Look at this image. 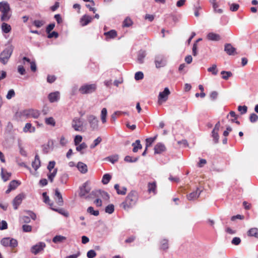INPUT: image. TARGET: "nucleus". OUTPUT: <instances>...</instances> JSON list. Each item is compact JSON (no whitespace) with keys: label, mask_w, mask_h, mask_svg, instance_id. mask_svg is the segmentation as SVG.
I'll use <instances>...</instances> for the list:
<instances>
[{"label":"nucleus","mask_w":258,"mask_h":258,"mask_svg":"<svg viewBox=\"0 0 258 258\" xmlns=\"http://www.w3.org/2000/svg\"><path fill=\"white\" fill-rule=\"evenodd\" d=\"M101 141L102 138L100 137H98L93 141V143L90 145V148L91 149H94L97 146H98L101 142Z\"/></svg>","instance_id":"obj_42"},{"label":"nucleus","mask_w":258,"mask_h":258,"mask_svg":"<svg viewBox=\"0 0 258 258\" xmlns=\"http://www.w3.org/2000/svg\"><path fill=\"white\" fill-rule=\"evenodd\" d=\"M210 2L212 4L214 12L218 14H222L223 12L222 9H217V7H219V4L217 3V0H210Z\"/></svg>","instance_id":"obj_23"},{"label":"nucleus","mask_w":258,"mask_h":258,"mask_svg":"<svg viewBox=\"0 0 258 258\" xmlns=\"http://www.w3.org/2000/svg\"><path fill=\"white\" fill-rule=\"evenodd\" d=\"M1 175L3 179L5 181L8 180L9 179L10 177L11 176V173L7 172H5L4 169L3 168L1 169Z\"/></svg>","instance_id":"obj_37"},{"label":"nucleus","mask_w":258,"mask_h":258,"mask_svg":"<svg viewBox=\"0 0 258 258\" xmlns=\"http://www.w3.org/2000/svg\"><path fill=\"white\" fill-rule=\"evenodd\" d=\"M46 244L44 242H40L33 245L31 249V251L34 254H37L39 252H41L43 250L45 247Z\"/></svg>","instance_id":"obj_9"},{"label":"nucleus","mask_w":258,"mask_h":258,"mask_svg":"<svg viewBox=\"0 0 258 258\" xmlns=\"http://www.w3.org/2000/svg\"><path fill=\"white\" fill-rule=\"evenodd\" d=\"M92 19L93 18L91 16L85 15L81 18L80 23L82 26H85L88 25L89 23H90L92 21Z\"/></svg>","instance_id":"obj_17"},{"label":"nucleus","mask_w":258,"mask_h":258,"mask_svg":"<svg viewBox=\"0 0 258 258\" xmlns=\"http://www.w3.org/2000/svg\"><path fill=\"white\" fill-rule=\"evenodd\" d=\"M132 23L133 22L131 19L126 18L123 21V25L124 27H128L131 26L132 25Z\"/></svg>","instance_id":"obj_62"},{"label":"nucleus","mask_w":258,"mask_h":258,"mask_svg":"<svg viewBox=\"0 0 258 258\" xmlns=\"http://www.w3.org/2000/svg\"><path fill=\"white\" fill-rule=\"evenodd\" d=\"M170 92L168 88H165L163 91L159 93L158 95V102L161 104L163 102H165L168 99V96L170 94Z\"/></svg>","instance_id":"obj_8"},{"label":"nucleus","mask_w":258,"mask_h":258,"mask_svg":"<svg viewBox=\"0 0 258 258\" xmlns=\"http://www.w3.org/2000/svg\"><path fill=\"white\" fill-rule=\"evenodd\" d=\"M9 242V246L11 247H15L18 245L17 240L15 239L10 238Z\"/></svg>","instance_id":"obj_59"},{"label":"nucleus","mask_w":258,"mask_h":258,"mask_svg":"<svg viewBox=\"0 0 258 258\" xmlns=\"http://www.w3.org/2000/svg\"><path fill=\"white\" fill-rule=\"evenodd\" d=\"M66 239V237L61 235H56L52 239L54 243H57L62 242Z\"/></svg>","instance_id":"obj_34"},{"label":"nucleus","mask_w":258,"mask_h":258,"mask_svg":"<svg viewBox=\"0 0 258 258\" xmlns=\"http://www.w3.org/2000/svg\"><path fill=\"white\" fill-rule=\"evenodd\" d=\"M96 255V253L94 250H90L87 252V256L88 258H94Z\"/></svg>","instance_id":"obj_63"},{"label":"nucleus","mask_w":258,"mask_h":258,"mask_svg":"<svg viewBox=\"0 0 258 258\" xmlns=\"http://www.w3.org/2000/svg\"><path fill=\"white\" fill-rule=\"evenodd\" d=\"M212 136L215 143H217L219 141V135L218 131H212Z\"/></svg>","instance_id":"obj_51"},{"label":"nucleus","mask_w":258,"mask_h":258,"mask_svg":"<svg viewBox=\"0 0 258 258\" xmlns=\"http://www.w3.org/2000/svg\"><path fill=\"white\" fill-rule=\"evenodd\" d=\"M146 55V52L145 50H140L138 52L137 61L138 63L142 64L144 62V58Z\"/></svg>","instance_id":"obj_21"},{"label":"nucleus","mask_w":258,"mask_h":258,"mask_svg":"<svg viewBox=\"0 0 258 258\" xmlns=\"http://www.w3.org/2000/svg\"><path fill=\"white\" fill-rule=\"evenodd\" d=\"M87 212L89 213L90 214L93 215L94 216H97L99 215V212L98 210H94V208L92 207H89L87 209Z\"/></svg>","instance_id":"obj_47"},{"label":"nucleus","mask_w":258,"mask_h":258,"mask_svg":"<svg viewBox=\"0 0 258 258\" xmlns=\"http://www.w3.org/2000/svg\"><path fill=\"white\" fill-rule=\"evenodd\" d=\"M99 193L100 196L105 200H108L109 199V196L107 192L103 190H99Z\"/></svg>","instance_id":"obj_50"},{"label":"nucleus","mask_w":258,"mask_h":258,"mask_svg":"<svg viewBox=\"0 0 258 258\" xmlns=\"http://www.w3.org/2000/svg\"><path fill=\"white\" fill-rule=\"evenodd\" d=\"M148 191L149 192H153L154 194H156V182H149L148 184Z\"/></svg>","instance_id":"obj_29"},{"label":"nucleus","mask_w":258,"mask_h":258,"mask_svg":"<svg viewBox=\"0 0 258 258\" xmlns=\"http://www.w3.org/2000/svg\"><path fill=\"white\" fill-rule=\"evenodd\" d=\"M105 212L109 214H112L114 211V206L113 204H109L106 207Z\"/></svg>","instance_id":"obj_45"},{"label":"nucleus","mask_w":258,"mask_h":258,"mask_svg":"<svg viewBox=\"0 0 258 258\" xmlns=\"http://www.w3.org/2000/svg\"><path fill=\"white\" fill-rule=\"evenodd\" d=\"M107 111L106 108H103L101 112V119L103 123L106 122Z\"/></svg>","instance_id":"obj_33"},{"label":"nucleus","mask_w":258,"mask_h":258,"mask_svg":"<svg viewBox=\"0 0 258 258\" xmlns=\"http://www.w3.org/2000/svg\"><path fill=\"white\" fill-rule=\"evenodd\" d=\"M14 50L12 45L8 46L0 54V61L4 64H6L10 58Z\"/></svg>","instance_id":"obj_3"},{"label":"nucleus","mask_w":258,"mask_h":258,"mask_svg":"<svg viewBox=\"0 0 258 258\" xmlns=\"http://www.w3.org/2000/svg\"><path fill=\"white\" fill-rule=\"evenodd\" d=\"M12 16L11 10L7 11L6 12L2 13L1 16V20L2 22L8 21Z\"/></svg>","instance_id":"obj_20"},{"label":"nucleus","mask_w":258,"mask_h":258,"mask_svg":"<svg viewBox=\"0 0 258 258\" xmlns=\"http://www.w3.org/2000/svg\"><path fill=\"white\" fill-rule=\"evenodd\" d=\"M139 160V157L133 158L130 156H126L124 158V161L129 163L136 162Z\"/></svg>","instance_id":"obj_39"},{"label":"nucleus","mask_w":258,"mask_h":258,"mask_svg":"<svg viewBox=\"0 0 258 258\" xmlns=\"http://www.w3.org/2000/svg\"><path fill=\"white\" fill-rule=\"evenodd\" d=\"M90 190L91 188L89 186V182L86 181L83 184L82 186L80 187L79 196L85 199H89L90 196L87 195L90 192Z\"/></svg>","instance_id":"obj_5"},{"label":"nucleus","mask_w":258,"mask_h":258,"mask_svg":"<svg viewBox=\"0 0 258 258\" xmlns=\"http://www.w3.org/2000/svg\"><path fill=\"white\" fill-rule=\"evenodd\" d=\"M55 196L56 197L55 200L58 205L62 206L63 204V201L61 194L58 189H55Z\"/></svg>","instance_id":"obj_16"},{"label":"nucleus","mask_w":258,"mask_h":258,"mask_svg":"<svg viewBox=\"0 0 258 258\" xmlns=\"http://www.w3.org/2000/svg\"><path fill=\"white\" fill-rule=\"evenodd\" d=\"M221 74L222 75V79L225 80H228L230 77L232 76V73L230 71H222L221 72Z\"/></svg>","instance_id":"obj_36"},{"label":"nucleus","mask_w":258,"mask_h":258,"mask_svg":"<svg viewBox=\"0 0 258 258\" xmlns=\"http://www.w3.org/2000/svg\"><path fill=\"white\" fill-rule=\"evenodd\" d=\"M106 159L113 164L118 161V156L117 155L110 156L107 157L106 158Z\"/></svg>","instance_id":"obj_43"},{"label":"nucleus","mask_w":258,"mask_h":258,"mask_svg":"<svg viewBox=\"0 0 258 258\" xmlns=\"http://www.w3.org/2000/svg\"><path fill=\"white\" fill-rule=\"evenodd\" d=\"M35 131V127L32 126L31 123H27L24 127L23 128V132L24 133H34Z\"/></svg>","instance_id":"obj_24"},{"label":"nucleus","mask_w":258,"mask_h":258,"mask_svg":"<svg viewBox=\"0 0 258 258\" xmlns=\"http://www.w3.org/2000/svg\"><path fill=\"white\" fill-rule=\"evenodd\" d=\"M2 31L3 33H8L11 31L12 28L10 25L4 22L1 26Z\"/></svg>","instance_id":"obj_25"},{"label":"nucleus","mask_w":258,"mask_h":258,"mask_svg":"<svg viewBox=\"0 0 258 258\" xmlns=\"http://www.w3.org/2000/svg\"><path fill=\"white\" fill-rule=\"evenodd\" d=\"M32 166L35 170H37L40 166V160L38 155H35L34 161L32 163Z\"/></svg>","instance_id":"obj_22"},{"label":"nucleus","mask_w":258,"mask_h":258,"mask_svg":"<svg viewBox=\"0 0 258 258\" xmlns=\"http://www.w3.org/2000/svg\"><path fill=\"white\" fill-rule=\"evenodd\" d=\"M138 200V194L135 190H132L126 196L121 206L125 210H128L134 207Z\"/></svg>","instance_id":"obj_1"},{"label":"nucleus","mask_w":258,"mask_h":258,"mask_svg":"<svg viewBox=\"0 0 258 258\" xmlns=\"http://www.w3.org/2000/svg\"><path fill=\"white\" fill-rule=\"evenodd\" d=\"M160 248L163 250H166L168 248V240L164 239L161 240Z\"/></svg>","instance_id":"obj_44"},{"label":"nucleus","mask_w":258,"mask_h":258,"mask_svg":"<svg viewBox=\"0 0 258 258\" xmlns=\"http://www.w3.org/2000/svg\"><path fill=\"white\" fill-rule=\"evenodd\" d=\"M25 195L23 193L18 195L13 201V206L15 210H17L19 206L21 204L23 200L25 198Z\"/></svg>","instance_id":"obj_10"},{"label":"nucleus","mask_w":258,"mask_h":258,"mask_svg":"<svg viewBox=\"0 0 258 258\" xmlns=\"http://www.w3.org/2000/svg\"><path fill=\"white\" fill-rule=\"evenodd\" d=\"M157 135L156 136H155L154 137H153V138H147L146 139V147H148L150 146H151V145L152 144V143L155 141V140H156V138H157Z\"/></svg>","instance_id":"obj_49"},{"label":"nucleus","mask_w":258,"mask_h":258,"mask_svg":"<svg viewBox=\"0 0 258 258\" xmlns=\"http://www.w3.org/2000/svg\"><path fill=\"white\" fill-rule=\"evenodd\" d=\"M82 141V137L80 135H77L74 139V144L78 146Z\"/></svg>","instance_id":"obj_58"},{"label":"nucleus","mask_w":258,"mask_h":258,"mask_svg":"<svg viewBox=\"0 0 258 258\" xmlns=\"http://www.w3.org/2000/svg\"><path fill=\"white\" fill-rule=\"evenodd\" d=\"M247 234L249 236H254L256 238H257L258 229L256 228H252L248 231Z\"/></svg>","instance_id":"obj_31"},{"label":"nucleus","mask_w":258,"mask_h":258,"mask_svg":"<svg viewBox=\"0 0 258 258\" xmlns=\"http://www.w3.org/2000/svg\"><path fill=\"white\" fill-rule=\"evenodd\" d=\"M96 89L95 84H85L82 85L79 89V92L83 94H90L94 92Z\"/></svg>","instance_id":"obj_4"},{"label":"nucleus","mask_w":258,"mask_h":258,"mask_svg":"<svg viewBox=\"0 0 258 258\" xmlns=\"http://www.w3.org/2000/svg\"><path fill=\"white\" fill-rule=\"evenodd\" d=\"M224 51L229 55L235 54V48L230 43H227L225 45Z\"/></svg>","instance_id":"obj_14"},{"label":"nucleus","mask_w":258,"mask_h":258,"mask_svg":"<svg viewBox=\"0 0 258 258\" xmlns=\"http://www.w3.org/2000/svg\"><path fill=\"white\" fill-rule=\"evenodd\" d=\"M68 178H69V175L67 173H62L59 177V181L61 184H66L67 182Z\"/></svg>","instance_id":"obj_38"},{"label":"nucleus","mask_w":258,"mask_h":258,"mask_svg":"<svg viewBox=\"0 0 258 258\" xmlns=\"http://www.w3.org/2000/svg\"><path fill=\"white\" fill-rule=\"evenodd\" d=\"M44 24V22L41 20H35L33 22V24L37 28H40Z\"/></svg>","instance_id":"obj_55"},{"label":"nucleus","mask_w":258,"mask_h":258,"mask_svg":"<svg viewBox=\"0 0 258 258\" xmlns=\"http://www.w3.org/2000/svg\"><path fill=\"white\" fill-rule=\"evenodd\" d=\"M88 120L90 124V127L93 130H95L98 128V120L94 115H89L88 117Z\"/></svg>","instance_id":"obj_11"},{"label":"nucleus","mask_w":258,"mask_h":258,"mask_svg":"<svg viewBox=\"0 0 258 258\" xmlns=\"http://www.w3.org/2000/svg\"><path fill=\"white\" fill-rule=\"evenodd\" d=\"M114 188L116 190V192L117 194L121 195H125L127 189L125 187L123 186L121 188V190H119V185L118 184H115L114 185Z\"/></svg>","instance_id":"obj_27"},{"label":"nucleus","mask_w":258,"mask_h":258,"mask_svg":"<svg viewBox=\"0 0 258 258\" xmlns=\"http://www.w3.org/2000/svg\"><path fill=\"white\" fill-rule=\"evenodd\" d=\"M77 167L79 171L83 174H85L88 171V167L87 165L83 162H78Z\"/></svg>","instance_id":"obj_19"},{"label":"nucleus","mask_w":258,"mask_h":258,"mask_svg":"<svg viewBox=\"0 0 258 258\" xmlns=\"http://www.w3.org/2000/svg\"><path fill=\"white\" fill-rule=\"evenodd\" d=\"M202 8L199 4L197 5H195L194 8V14L195 16L197 17H199L200 15L199 11L201 10Z\"/></svg>","instance_id":"obj_54"},{"label":"nucleus","mask_w":258,"mask_h":258,"mask_svg":"<svg viewBox=\"0 0 258 258\" xmlns=\"http://www.w3.org/2000/svg\"><path fill=\"white\" fill-rule=\"evenodd\" d=\"M42 197L43 198V201H44V203H45L46 204H49L51 206L52 205V204H50L49 203V202H50L49 198L47 195V193L46 192H43Z\"/></svg>","instance_id":"obj_57"},{"label":"nucleus","mask_w":258,"mask_h":258,"mask_svg":"<svg viewBox=\"0 0 258 258\" xmlns=\"http://www.w3.org/2000/svg\"><path fill=\"white\" fill-rule=\"evenodd\" d=\"M10 10H11V9L8 2L5 1L0 2V12L1 13Z\"/></svg>","instance_id":"obj_18"},{"label":"nucleus","mask_w":258,"mask_h":258,"mask_svg":"<svg viewBox=\"0 0 258 258\" xmlns=\"http://www.w3.org/2000/svg\"><path fill=\"white\" fill-rule=\"evenodd\" d=\"M238 110L239 111L241 112V114H243L246 113L247 110V107L245 105H240L238 107Z\"/></svg>","instance_id":"obj_60"},{"label":"nucleus","mask_w":258,"mask_h":258,"mask_svg":"<svg viewBox=\"0 0 258 258\" xmlns=\"http://www.w3.org/2000/svg\"><path fill=\"white\" fill-rule=\"evenodd\" d=\"M57 169L54 168L52 172L51 171V172H49V173H48V174H47L48 178L51 182H53L54 178L55 177V176H56V175L57 174Z\"/></svg>","instance_id":"obj_32"},{"label":"nucleus","mask_w":258,"mask_h":258,"mask_svg":"<svg viewBox=\"0 0 258 258\" xmlns=\"http://www.w3.org/2000/svg\"><path fill=\"white\" fill-rule=\"evenodd\" d=\"M48 98L51 103L57 102L60 99V93L58 91L50 93L48 96Z\"/></svg>","instance_id":"obj_12"},{"label":"nucleus","mask_w":258,"mask_h":258,"mask_svg":"<svg viewBox=\"0 0 258 258\" xmlns=\"http://www.w3.org/2000/svg\"><path fill=\"white\" fill-rule=\"evenodd\" d=\"M207 38L210 40L218 41L220 39V36L219 34L210 32L208 34Z\"/></svg>","instance_id":"obj_26"},{"label":"nucleus","mask_w":258,"mask_h":258,"mask_svg":"<svg viewBox=\"0 0 258 258\" xmlns=\"http://www.w3.org/2000/svg\"><path fill=\"white\" fill-rule=\"evenodd\" d=\"M249 120L251 122H255L258 120V116L256 114L253 113L250 114Z\"/></svg>","instance_id":"obj_61"},{"label":"nucleus","mask_w":258,"mask_h":258,"mask_svg":"<svg viewBox=\"0 0 258 258\" xmlns=\"http://www.w3.org/2000/svg\"><path fill=\"white\" fill-rule=\"evenodd\" d=\"M83 122L81 118L75 117L72 121V127L76 131H82L83 129Z\"/></svg>","instance_id":"obj_7"},{"label":"nucleus","mask_w":258,"mask_h":258,"mask_svg":"<svg viewBox=\"0 0 258 258\" xmlns=\"http://www.w3.org/2000/svg\"><path fill=\"white\" fill-rule=\"evenodd\" d=\"M202 190H200L197 188L195 191H193L187 195V199L189 201H192L197 199L200 195Z\"/></svg>","instance_id":"obj_13"},{"label":"nucleus","mask_w":258,"mask_h":258,"mask_svg":"<svg viewBox=\"0 0 258 258\" xmlns=\"http://www.w3.org/2000/svg\"><path fill=\"white\" fill-rule=\"evenodd\" d=\"M144 78V74L142 72H138L135 75V79L136 81H139L143 79Z\"/></svg>","instance_id":"obj_53"},{"label":"nucleus","mask_w":258,"mask_h":258,"mask_svg":"<svg viewBox=\"0 0 258 258\" xmlns=\"http://www.w3.org/2000/svg\"><path fill=\"white\" fill-rule=\"evenodd\" d=\"M16 115L22 119L31 118H37L40 115V112L37 110L31 108L18 112Z\"/></svg>","instance_id":"obj_2"},{"label":"nucleus","mask_w":258,"mask_h":258,"mask_svg":"<svg viewBox=\"0 0 258 258\" xmlns=\"http://www.w3.org/2000/svg\"><path fill=\"white\" fill-rule=\"evenodd\" d=\"M45 123L47 125H50L54 126L55 125V121L53 117H50L45 119Z\"/></svg>","instance_id":"obj_41"},{"label":"nucleus","mask_w":258,"mask_h":258,"mask_svg":"<svg viewBox=\"0 0 258 258\" xmlns=\"http://www.w3.org/2000/svg\"><path fill=\"white\" fill-rule=\"evenodd\" d=\"M111 178V176L108 173L105 174L102 179V182L103 184H107L109 183Z\"/></svg>","instance_id":"obj_35"},{"label":"nucleus","mask_w":258,"mask_h":258,"mask_svg":"<svg viewBox=\"0 0 258 258\" xmlns=\"http://www.w3.org/2000/svg\"><path fill=\"white\" fill-rule=\"evenodd\" d=\"M207 71L209 72H211L213 75H216L218 73L217 65L216 64H213L211 67H210L207 69Z\"/></svg>","instance_id":"obj_40"},{"label":"nucleus","mask_w":258,"mask_h":258,"mask_svg":"<svg viewBox=\"0 0 258 258\" xmlns=\"http://www.w3.org/2000/svg\"><path fill=\"white\" fill-rule=\"evenodd\" d=\"M104 35L106 36L107 39L114 38L117 36L116 31L111 30L108 32H105Z\"/></svg>","instance_id":"obj_30"},{"label":"nucleus","mask_w":258,"mask_h":258,"mask_svg":"<svg viewBox=\"0 0 258 258\" xmlns=\"http://www.w3.org/2000/svg\"><path fill=\"white\" fill-rule=\"evenodd\" d=\"M166 150L165 145L162 143H157L154 147L155 154H160Z\"/></svg>","instance_id":"obj_15"},{"label":"nucleus","mask_w":258,"mask_h":258,"mask_svg":"<svg viewBox=\"0 0 258 258\" xmlns=\"http://www.w3.org/2000/svg\"><path fill=\"white\" fill-rule=\"evenodd\" d=\"M20 184V183L18 181L16 180H13L10 182L9 186L13 190L15 189Z\"/></svg>","instance_id":"obj_46"},{"label":"nucleus","mask_w":258,"mask_h":258,"mask_svg":"<svg viewBox=\"0 0 258 258\" xmlns=\"http://www.w3.org/2000/svg\"><path fill=\"white\" fill-rule=\"evenodd\" d=\"M15 92L14 89H10L7 95H6V98L8 100H10L12 99L13 97H14L15 96Z\"/></svg>","instance_id":"obj_52"},{"label":"nucleus","mask_w":258,"mask_h":258,"mask_svg":"<svg viewBox=\"0 0 258 258\" xmlns=\"http://www.w3.org/2000/svg\"><path fill=\"white\" fill-rule=\"evenodd\" d=\"M10 240V238L9 237L4 238L1 240V244L4 246H9Z\"/></svg>","instance_id":"obj_56"},{"label":"nucleus","mask_w":258,"mask_h":258,"mask_svg":"<svg viewBox=\"0 0 258 258\" xmlns=\"http://www.w3.org/2000/svg\"><path fill=\"white\" fill-rule=\"evenodd\" d=\"M155 64L157 68L163 67L166 64V59L162 54H157L155 56Z\"/></svg>","instance_id":"obj_6"},{"label":"nucleus","mask_w":258,"mask_h":258,"mask_svg":"<svg viewBox=\"0 0 258 258\" xmlns=\"http://www.w3.org/2000/svg\"><path fill=\"white\" fill-rule=\"evenodd\" d=\"M132 145L134 147L133 152L134 153L137 152L139 149H141L142 148V146L140 144V141L139 140H136V142L133 143Z\"/></svg>","instance_id":"obj_28"},{"label":"nucleus","mask_w":258,"mask_h":258,"mask_svg":"<svg viewBox=\"0 0 258 258\" xmlns=\"http://www.w3.org/2000/svg\"><path fill=\"white\" fill-rule=\"evenodd\" d=\"M87 147V146L85 143H82L80 145H78L76 147V150L78 152H81V153H83L82 151Z\"/></svg>","instance_id":"obj_48"},{"label":"nucleus","mask_w":258,"mask_h":258,"mask_svg":"<svg viewBox=\"0 0 258 258\" xmlns=\"http://www.w3.org/2000/svg\"><path fill=\"white\" fill-rule=\"evenodd\" d=\"M55 165V162L54 161H50L47 165V169L49 172H51V170L54 169V166Z\"/></svg>","instance_id":"obj_64"}]
</instances>
